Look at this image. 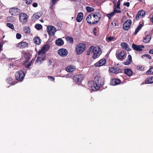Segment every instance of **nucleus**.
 I'll use <instances>...</instances> for the list:
<instances>
[{"mask_svg": "<svg viewBox=\"0 0 153 153\" xmlns=\"http://www.w3.org/2000/svg\"><path fill=\"white\" fill-rule=\"evenodd\" d=\"M48 62L49 64V65H50L51 64L52 61L51 60H50V59L48 61Z\"/></svg>", "mask_w": 153, "mask_h": 153, "instance_id": "4d7b16f0", "label": "nucleus"}, {"mask_svg": "<svg viewBox=\"0 0 153 153\" xmlns=\"http://www.w3.org/2000/svg\"><path fill=\"white\" fill-rule=\"evenodd\" d=\"M95 83L97 85V89H100L103 84L104 79L100 75H97L94 78Z\"/></svg>", "mask_w": 153, "mask_h": 153, "instance_id": "7ed1b4c3", "label": "nucleus"}, {"mask_svg": "<svg viewBox=\"0 0 153 153\" xmlns=\"http://www.w3.org/2000/svg\"><path fill=\"white\" fill-rule=\"evenodd\" d=\"M146 84H150L153 83V76H149L146 78L145 81Z\"/></svg>", "mask_w": 153, "mask_h": 153, "instance_id": "7c9ffc66", "label": "nucleus"}, {"mask_svg": "<svg viewBox=\"0 0 153 153\" xmlns=\"http://www.w3.org/2000/svg\"><path fill=\"white\" fill-rule=\"evenodd\" d=\"M97 30V28L95 27L93 30V33L94 35H96V31Z\"/></svg>", "mask_w": 153, "mask_h": 153, "instance_id": "864d4df0", "label": "nucleus"}, {"mask_svg": "<svg viewBox=\"0 0 153 153\" xmlns=\"http://www.w3.org/2000/svg\"><path fill=\"white\" fill-rule=\"evenodd\" d=\"M68 51L65 48H60L58 51V53L61 56H66L68 53Z\"/></svg>", "mask_w": 153, "mask_h": 153, "instance_id": "f8f14e48", "label": "nucleus"}, {"mask_svg": "<svg viewBox=\"0 0 153 153\" xmlns=\"http://www.w3.org/2000/svg\"><path fill=\"white\" fill-rule=\"evenodd\" d=\"M35 27L37 30H40L42 28V26L41 24H38L36 25Z\"/></svg>", "mask_w": 153, "mask_h": 153, "instance_id": "a19ab883", "label": "nucleus"}, {"mask_svg": "<svg viewBox=\"0 0 153 153\" xmlns=\"http://www.w3.org/2000/svg\"><path fill=\"white\" fill-rule=\"evenodd\" d=\"M33 40L34 42L36 45H39L41 43V39L40 38L38 37H35L33 38Z\"/></svg>", "mask_w": 153, "mask_h": 153, "instance_id": "c756f323", "label": "nucleus"}, {"mask_svg": "<svg viewBox=\"0 0 153 153\" xmlns=\"http://www.w3.org/2000/svg\"><path fill=\"white\" fill-rule=\"evenodd\" d=\"M88 88L91 91H95L99 89L97 88V85L93 80L89 81L88 83Z\"/></svg>", "mask_w": 153, "mask_h": 153, "instance_id": "423d86ee", "label": "nucleus"}, {"mask_svg": "<svg viewBox=\"0 0 153 153\" xmlns=\"http://www.w3.org/2000/svg\"><path fill=\"white\" fill-rule=\"evenodd\" d=\"M115 37L114 36H110L106 38V41L108 42L114 41Z\"/></svg>", "mask_w": 153, "mask_h": 153, "instance_id": "e433bc0d", "label": "nucleus"}, {"mask_svg": "<svg viewBox=\"0 0 153 153\" xmlns=\"http://www.w3.org/2000/svg\"><path fill=\"white\" fill-rule=\"evenodd\" d=\"M149 53L153 54V49L150 50L149 51Z\"/></svg>", "mask_w": 153, "mask_h": 153, "instance_id": "6e6d98bb", "label": "nucleus"}, {"mask_svg": "<svg viewBox=\"0 0 153 153\" xmlns=\"http://www.w3.org/2000/svg\"><path fill=\"white\" fill-rule=\"evenodd\" d=\"M50 45L48 44H45L42 47L41 50L38 51V56L37 57L35 63L40 64L45 58V53L49 50Z\"/></svg>", "mask_w": 153, "mask_h": 153, "instance_id": "f257e3e1", "label": "nucleus"}, {"mask_svg": "<svg viewBox=\"0 0 153 153\" xmlns=\"http://www.w3.org/2000/svg\"><path fill=\"white\" fill-rule=\"evenodd\" d=\"M106 62V60L105 58H103L100 60L98 62L94 64L96 67L101 66L104 65Z\"/></svg>", "mask_w": 153, "mask_h": 153, "instance_id": "dca6fc26", "label": "nucleus"}, {"mask_svg": "<svg viewBox=\"0 0 153 153\" xmlns=\"http://www.w3.org/2000/svg\"><path fill=\"white\" fill-rule=\"evenodd\" d=\"M144 67L143 66H139L137 67V69L140 70H143Z\"/></svg>", "mask_w": 153, "mask_h": 153, "instance_id": "8fccbe9b", "label": "nucleus"}, {"mask_svg": "<svg viewBox=\"0 0 153 153\" xmlns=\"http://www.w3.org/2000/svg\"><path fill=\"white\" fill-rule=\"evenodd\" d=\"M126 53L125 51L123 50L121 51L118 54V59L120 60L123 59L126 57Z\"/></svg>", "mask_w": 153, "mask_h": 153, "instance_id": "6ab92c4d", "label": "nucleus"}, {"mask_svg": "<svg viewBox=\"0 0 153 153\" xmlns=\"http://www.w3.org/2000/svg\"><path fill=\"white\" fill-rule=\"evenodd\" d=\"M145 57H147L149 59H151V56L150 55H148V54H143V55L142 56V57L143 58Z\"/></svg>", "mask_w": 153, "mask_h": 153, "instance_id": "37998d69", "label": "nucleus"}, {"mask_svg": "<svg viewBox=\"0 0 153 153\" xmlns=\"http://www.w3.org/2000/svg\"><path fill=\"white\" fill-rule=\"evenodd\" d=\"M25 75V74L22 71H18L16 72L15 74L16 79L21 82L23 81Z\"/></svg>", "mask_w": 153, "mask_h": 153, "instance_id": "39448f33", "label": "nucleus"}, {"mask_svg": "<svg viewBox=\"0 0 153 153\" xmlns=\"http://www.w3.org/2000/svg\"><path fill=\"white\" fill-rule=\"evenodd\" d=\"M28 46V44L26 42H21L19 43L17 47L21 48H23Z\"/></svg>", "mask_w": 153, "mask_h": 153, "instance_id": "412c9836", "label": "nucleus"}, {"mask_svg": "<svg viewBox=\"0 0 153 153\" xmlns=\"http://www.w3.org/2000/svg\"><path fill=\"white\" fill-rule=\"evenodd\" d=\"M55 43L58 46H61L63 45L64 42L61 39L59 38L56 41Z\"/></svg>", "mask_w": 153, "mask_h": 153, "instance_id": "cd10ccee", "label": "nucleus"}, {"mask_svg": "<svg viewBox=\"0 0 153 153\" xmlns=\"http://www.w3.org/2000/svg\"><path fill=\"white\" fill-rule=\"evenodd\" d=\"M141 18H142L140 16H139L138 15V13H137L136 16V19L137 20H138L139 19H141Z\"/></svg>", "mask_w": 153, "mask_h": 153, "instance_id": "09e8293b", "label": "nucleus"}, {"mask_svg": "<svg viewBox=\"0 0 153 153\" xmlns=\"http://www.w3.org/2000/svg\"><path fill=\"white\" fill-rule=\"evenodd\" d=\"M21 12L19 8L15 7L11 8L9 10V13L12 16H16L19 15Z\"/></svg>", "mask_w": 153, "mask_h": 153, "instance_id": "0eeeda50", "label": "nucleus"}, {"mask_svg": "<svg viewBox=\"0 0 153 153\" xmlns=\"http://www.w3.org/2000/svg\"><path fill=\"white\" fill-rule=\"evenodd\" d=\"M109 70L111 72L115 74L122 72L121 69L119 67H111L109 68Z\"/></svg>", "mask_w": 153, "mask_h": 153, "instance_id": "2eb2a0df", "label": "nucleus"}, {"mask_svg": "<svg viewBox=\"0 0 153 153\" xmlns=\"http://www.w3.org/2000/svg\"><path fill=\"white\" fill-rule=\"evenodd\" d=\"M40 21L42 22H44V21L42 20H41Z\"/></svg>", "mask_w": 153, "mask_h": 153, "instance_id": "680f3d73", "label": "nucleus"}, {"mask_svg": "<svg viewBox=\"0 0 153 153\" xmlns=\"http://www.w3.org/2000/svg\"><path fill=\"white\" fill-rule=\"evenodd\" d=\"M151 39V36L150 35H146L143 38V42L146 43H149Z\"/></svg>", "mask_w": 153, "mask_h": 153, "instance_id": "5701e85b", "label": "nucleus"}, {"mask_svg": "<svg viewBox=\"0 0 153 153\" xmlns=\"http://www.w3.org/2000/svg\"><path fill=\"white\" fill-rule=\"evenodd\" d=\"M117 9L118 10H120V8H117Z\"/></svg>", "mask_w": 153, "mask_h": 153, "instance_id": "e2e57ef3", "label": "nucleus"}, {"mask_svg": "<svg viewBox=\"0 0 153 153\" xmlns=\"http://www.w3.org/2000/svg\"><path fill=\"white\" fill-rule=\"evenodd\" d=\"M132 22L130 19L127 20L126 21L123 25V30H127L130 27Z\"/></svg>", "mask_w": 153, "mask_h": 153, "instance_id": "9b49d317", "label": "nucleus"}, {"mask_svg": "<svg viewBox=\"0 0 153 153\" xmlns=\"http://www.w3.org/2000/svg\"><path fill=\"white\" fill-rule=\"evenodd\" d=\"M120 45L123 48L126 49L127 51H130L131 50L129 45L126 43L122 42L121 44Z\"/></svg>", "mask_w": 153, "mask_h": 153, "instance_id": "393cba45", "label": "nucleus"}, {"mask_svg": "<svg viewBox=\"0 0 153 153\" xmlns=\"http://www.w3.org/2000/svg\"><path fill=\"white\" fill-rule=\"evenodd\" d=\"M33 1V0H26V3L27 4H29L31 3Z\"/></svg>", "mask_w": 153, "mask_h": 153, "instance_id": "de8ad7c7", "label": "nucleus"}, {"mask_svg": "<svg viewBox=\"0 0 153 153\" xmlns=\"http://www.w3.org/2000/svg\"><path fill=\"white\" fill-rule=\"evenodd\" d=\"M48 77L49 79L51 81H54V80L55 78L53 76H48Z\"/></svg>", "mask_w": 153, "mask_h": 153, "instance_id": "c03bdc74", "label": "nucleus"}, {"mask_svg": "<svg viewBox=\"0 0 153 153\" xmlns=\"http://www.w3.org/2000/svg\"><path fill=\"white\" fill-rule=\"evenodd\" d=\"M89 52L87 53V55H89L90 52L93 53L92 58L94 59H95L99 56L101 53V50L98 47H94L91 46L89 48Z\"/></svg>", "mask_w": 153, "mask_h": 153, "instance_id": "f03ea898", "label": "nucleus"}, {"mask_svg": "<svg viewBox=\"0 0 153 153\" xmlns=\"http://www.w3.org/2000/svg\"><path fill=\"white\" fill-rule=\"evenodd\" d=\"M124 73L126 74L129 76H131L133 74L132 71L128 68L125 69L124 70Z\"/></svg>", "mask_w": 153, "mask_h": 153, "instance_id": "2f4dec72", "label": "nucleus"}, {"mask_svg": "<svg viewBox=\"0 0 153 153\" xmlns=\"http://www.w3.org/2000/svg\"><path fill=\"white\" fill-rule=\"evenodd\" d=\"M86 45L84 43H81L78 44L76 48V53L77 55L82 54L85 50Z\"/></svg>", "mask_w": 153, "mask_h": 153, "instance_id": "20e7f679", "label": "nucleus"}, {"mask_svg": "<svg viewBox=\"0 0 153 153\" xmlns=\"http://www.w3.org/2000/svg\"><path fill=\"white\" fill-rule=\"evenodd\" d=\"M132 62V57L131 55H129L126 60L123 63V64L126 65H128L130 64Z\"/></svg>", "mask_w": 153, "mask_h": 153, "instance_id": "b1692460", "label": "nucleus"}, {"mask_svg": "<svg viewBox=\"0 0 153 153\" xmlns=\"http://www.w3.org/2000/svg\"><path fill=\"white\" fill-rule=\"evenodd\" d=\"M138 15L140 16L142 18L145 15V12L143 10H140L139 11L138 13Z\"/></svg>", "mask_w": 153, "mask_h": 153, "instance_id": "4c0bfd02", "label": "nucleus"}, {"mask_svg": "<svg viewBox=\"0 0 153 153\" xmlns=\"http://www.w3.org/2000/svg\"><path fill=\"white\" fill-rule=\"evenodd\" d=\"M86 9L87 12L89 13L91 12L94 10V9L93 8L88 6H87L86 8Z\"/></svg>", "mask_w": 153, "mask_h": 153, "instance_id": "58836bf2", "label": "nucleus"}, {"mask_svg": "<svg viewBox=\"0 0 153 153\" xmlns=\"http://www.w3.org/2000/svg\"><path fill=\"white\" fill-rule=\"evenodd\" d=\"M83 78L82 75H76L74 76L73 79L76 83L79 85L81 83Z\"/></svg>", "mask_w": 153, "mask_h": 153, "instance_id": "9d476101", "label": "nucleus"}, {"mask_svg": "<svg viewBox=\"0 0 153 153\" xmlns=\"http://www.w3.org/2000/svg\"><path fill=\"white\" fill-rule=\"evenodd\" d=\"M22 36L21 34L19 33H17L16 34V38L17 39H20L21 38Z\"/></svg>", "mask_w": 153, "mask_h": 153, "instance_id": "a18cd8bd", "label": "nucleus"}, {"mask_svg": "<svg viewBox=\"0 0 153 153\" xmlns=\"http://www.w3.org/2000/svg\"><path fill=\"white\" fill-rule=\"evenodd\" d=\"M113 11V12L107 14V16L109 19H110L111 17L113 16L115 13H121L120 10H117L116 9V7L114 8Z\"/></svg>", "mask_w": 153, "mask_h": 153, "instance_id": "a211bd4d", "label": "nucleus"}, {"mask_svg": "<svg viewBox=\"0 0 153 153\" xmlns=\"http://www.w3.org/2000/svg\"><path fill=\"white\" fill-rule=\"evenodd\" d=\"M83 14L82 13H79L77 15L76 20V21L79 22H81L83 18Z\"/></svg>", "mask_w": 153, "mask_h": 153, "instance_id": "a878e982", "label": "nucleus"}, {"mask_svg": "<svg viewBox=\"0 0 153 153\" xmlns=\"http://www.w3.org/2000/svg\"><path fill=\"white\" fill-rule=\"evenodd\" d=\"M13 79L11 77H9L7 78L6 81L8 83L14 85L15 83L14 81H13Z\"/></svg>", "mask_w": 153, "mask_h": 153, "instance_id": "f704fd0d", "label": "nucleus"}, {"mask_svg": "<svg viewBox=\"0 0 153 153\" xmlns=\"http://www.w3.org/2000/svg\"><path fill=\"white\" fill-rule=\"evenodd\" d=\"M24 56L26 60L25 63L28 62L31 57V56L29 53H25Z\"/></svg>", "mask_w": 153, "mask_h": 153, "instance_id": "473e14b6", "label": "nucleus"}, {"mask_svg": "<svg viewBox=\"0 0 153 153\" xmlns=\"http://www.w3.org/2000/svg\"><path fill=\"white\" fill-rule=\"evenodd\" d=\"M150 20L153 23V16H152V18L150 19Z\"/></svg>", "mask_w": 153, "mask_h": 153, "instance_id": "052dcab7", "label": "nucleus"}, {"mask_svg": "<svg viewBox=\"0 0 153 153\" xmlns=\"http://www.w3.org/2000/svg\"><path fill=\"white\" fill-rule=\"evenodd\" d=\"M143 26V24H140L139 25L134 31V34L135 35H136L137 34L138 32L141 29Z\"/></svg>", "mask_w": 153, "mask_h": 153, "instance_id": "c85d7f7f", "label": "nucleus"}, {"mask_svg": "<svg viewBox=\"0 0 153 153\" xmlns=\"http://www.w3.org/2000/svg\"><path fill=\"white\" fill-rule=\"evenodd\" d=\"M32 6L33 7H36L38 6V4L36 2H34L33 3Z\"/></svg>", "mask_w": 153, "mask_h": 153, "instance_id": "603ef678", "label": "nucleus"}, {"mask_svg": "<svg viewBox=\"0 0 153 153\" xmlns=\"http://www.w3.org/2000/svg\"><path fill=\"white\" fill-rule=\"evenodd\" d=\"M47 30L49 34L51 36H54L55 32L56 31V28L52 26H48Z\"/></svg>", "mask_w": 153, "mask_h": 153, "instance_id": "1a4fd4ad", "label": "nucleus"}, {"mask_svg": "<svg viewBox=\"0 0 153 153\" xmlns=\"http://www.w3.org/2000/svg\"><path fill=\"white\" fill-rule=\"evenodd\" d=\"M91 15H93V17L94 18L96 23H97L101 17L100 13L99 12H97L94 13H91Z\"/></svg>", "mask_w": 153, "mask_h": 153, "instance_id": "4468645a", "label": "nucleus"}, {"mask_svg": "<svg viewBox=\"0 0 153 153\" xmlns=\"http://www.w3.org/2000/svg\"><path fill=\"white\" fill-rule=\"evenodd\" d=\"M120 0H118L117 3V4L120 5Z\"/></svg>", "mask_w": 153, "mask_h": 153, "instance_id": "bf43d9fd", "label": "nucleus"}, {"mask_svg": "<svg viewBox=\"0 0 153 153\" xmlns=\"http://www.w3.org/2000/svg\"><path fill=\"white\" fill-rule=\"evenodd\" d=\"M42 16L41 13H37L34 14L32 16V18L33 20H36L39 19Z\"/></svg>", "mask_w": 153, "mask_h": 153, "instance_id": "bb28decb", "label": "nucleus"}, {"mask_svg": "<svg viewBox=\"0 0 153 153\" xmlns=\"http://www.w3.org/2000/svg\"><path fill=\"white\" fill-rule=\"evenodd\" d=\"M146 74L147 75H152L153 74V66L146 71Z\"/></svg>", "mask_w": 153, "mask_h": 153, "instance_id": "c9c22d12", "label": "nucleus"}, {"mask_svg": "<svg viewBox=\"0 0 153 153\" xmlns=\"http://www.w3.org/2000/svg\"><path fill=\"white\" fill-rule=\"evenodd\" d=\"M58 0H52V2L53 4H55L57 1Z\"/></svg>", "mask_w": 153, "mask_h": 153, "instance_id": "5fc2aeb1", "label": "nucleus"}, {"mask_svg": "<svg viewBox=\"0 0 153 153\" xmlns=\"http://www.w3.org/2000/svg\"><path fill=\"white\" fill-rule=\"evenodd\" d=\"M32 61L30 62L28 64L26 65L25 67L26 68H28L31 65L32 63Z\"/></svg>", "mask_w": 153, "mask_h": 153, "instance_id": "49530a36", "label": "nucleus"}, {"mask_svg": "<svg viewBox=\"0 0 153 153\" xmlns=\"http://www.w3.org/2000/svg\"><path fill=\"white\" fill-rule=\"evenodd\" d=\"M86 20L88 23L90 24L94 25L96 24L94 18L93 17V15H91V13L88 15L86 18Z\"/></svg>", "mask_w": 153, "mask_h": 153, "instance_id": "ddd939ff", "label": "nucleus"}, {"mask_svg": "<svg viewBox=\"0 0 153 153\" xmlns=\"http://www.w3.org/2000/svg\"><path fill=\"white\" fill-rule=\"evenodd\" d=\"M76 67L73 65H69L65 68V70L70 72H72L75 71Z\"/></svg>", "mask_w": 153, "mask_h": 153, "instance_id": "4be33fe9", "label": "nucleus"}, {"mask_svg": "<svg viewBox=\"0 0 153 153\" xmlns=\"http://www.w3.org/2000/svg\"><path fill=\"white\" fill-rule=\"evenodd\" d=\"M124 5L125 6H126L127 7H129L130 5V3L128 2H127L126 3H124Z\"/></svg>", "mask_w": 153, "mask_h": 153, "instance_id": "3c124183", "label": "nucleus"}, {"mask_svg": "<svg viewBox=\"0 0 153 153\" xmlns=\"http://www.w3.org/2000/svg\"><path fill=\"white\" fill-rule=\"evenodd\" d=\"M121 81L120 79H112L111 81V83L113 85H119L121 83Z\"/></svg>", "mask_w": 153, "mask_h": 153, "instance_id": "aec40b11", "label": "nucleus"}, {"mask_svg": "<svg viewBox=\"0 0 153 153\" xmlns=\"http://www.w3.org/2000/svg\"><path fill=\"white\" fill-rule=\"evenodd\" d=\"M19 20L20 21L22 24L26 23L27 22L28 16L25 13H20Z\"/></svg>", "mask_w": 153, "mask_h": 153, "instance_id": "6e6552de", "label": "nucleus"}, {"mask_svg": "<svg viewBox=\"0 0 153 153\" xmlns=\"http://www.w3.org/2000/svg\"><path fill=\"white\" fill-rule=\"evenodd\" d=\"M132 47L134 50L140 51H142V48H144V46L143 45H137L133 43L132 45Z\"/></svg>", "mask_w": 153, "mask_h": 153, "instance_id": "f3484780", "label": "nucleus"}, {"mask_svg": "<svg viewBox=\"0 0 153 153\" xmlns=\"http://www.w3.org/2000/svg\"><path fill=\"white\" fill-rule=\"evenodd\" d=\"M7 26L12 29H14V25L12 23H7Z\"/></svg>", "mask_w": 153, "mask_h": 153, "instance_id": "79ce46f5", "label": "nucleus"}, {"mask_svg": "<svg viewBox=\"0 0 153 153\" xmlns=\"http://www.w3.org/2000/svg\"><path fill=\"white\" fill-rule=\"evenodd\" d=\"M66 39L70 42L71 43H73V39L72 37L71 36H67L66 38Z\"/></svg>", "mask_w": 153, "mask_h": 153, "instance_id": "ea45409f", "label": "nucleus"}, {"mask_svg": "<svg viewBox=\"0 0 153 153\" xmlns=\"http://www.w3.org/2000/svg\"><path fill=\"white\" fill-rule=\"evenodd\" d=\"M114 6H115L114 7H116V9L117 8H120V5L118 4V5L117 4L116 7L115 6V5H114Z\"/></svg>", "mask_w": 153, "mask_h": 153, "instance_id": "13d9d810", "label": "nucleus"}, {"mask_svg": "<svg viewBox=\"0 0 153 153\" xmlns=\"http://www.w3.org/2000/svg\"><path fill=\"white\" fill-rule=\"evenodd\" d=\"M24 31L26 34H29L30 32V27L28 26H26L24 27Z\"/></svg>", "mask_w": 153, "mask_h": 153, "instance_id": "72a5a7b5", "label": "nucleus"}]
</instances>
